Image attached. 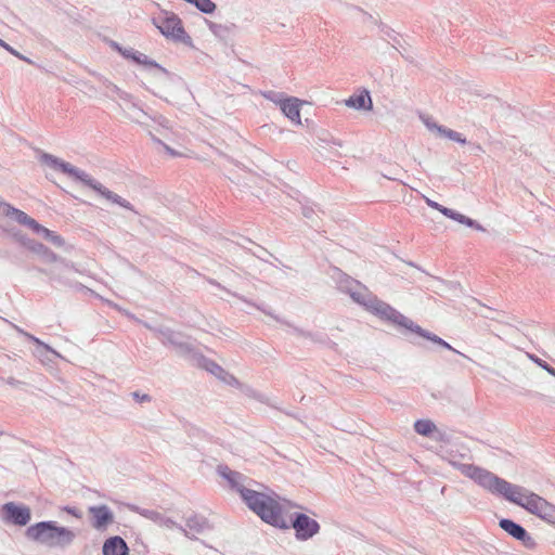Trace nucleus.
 Instances as JSON below:
<instances>
[{"mask_svg":"<svg viewBox=\"0 0 555 555\" xmlns=\"http://www.w3.org/2000/svg\"><path fill=\"white\" fill-rule=\"evenodd\" d=\"M7 384H9V385H11L13 387H16V386L21 385L22 382H20L18 379H15L14 377H9L7 379Z\"/></svg>","mask_w":555,"mask_h":555,"instance_id":"obj_50","label":"nucleus"},{"mask_svg":"<svg viewBox=\"0 0 555 555\" xmlns=\"http://www.w3.org/2000/svg\"><path fill=\"white\" fill-rule=\"evenodd\" d=\"M207 372L215 375L217 378L225 383L227 385L233 386V387H240L241 383L240 380L231 373L227 372L222 366H220L217 362L214 360L206 358V357H199V365Z\"/></svg>","mask_w":555,"mask_h":555,"instance_id":"obj_16","label":"nucleus"},{"mask_svg":"<svg viewBox=\"0 0 555 555\" xmlns=\"http://www.w3.org/2000/svg\"><path fill=\"white\" fill-rule=\"evenodd\" d=\"M40 160L47 164L48 166L61 170L62 172L68 175L73 179L78 180L80 182H82L85 178H87L86 171L80 170L77 167L73 166L72 164L64 162L51 154L43 153L40 157Z\"/></svg>","mask_w":555,"mask_h":555,"instance_id":"obj_13","label":"nucleus"},{"mask_svg":"<svg viewBox=\"0 0 555 555\" xmlns=\"http://www.w3.org/2000/svg\"><path fill=\"white\" fill-rule=\"evenodd\" d=\"M263 98L279 104L281 106V103L286 99L283 96V93L274 92V91H267L262 93Z\"/></svg>","mask_w":555,"mask_h":555,"instance_id":"obj_35","label":"nucleus"},{"mask_svg":"<svg viewBox=\"0 0 555 555\" xmlns=\"http://www.w3.org/2000/svg\"><path fill=\"white\" fill-rule=\"evenodd\" d=\"M3 48L4 50H7L9 53L12 51V48L10 44H8L5 41L3 42V46L1 47Z\"/></svg>","mask_w":555,"mask_h":555,"instance_id":"obj_52","label":"nucleus"},{"mask_svg":"<svg viewBox=\"0 0 555 555\" xmlns=\"http://www.w3.org/2000/svg\"><path fill=\"white\" fill-rule=\"evenodd\" d=\"M320 146L323 149H328L331 152H333L335 155L340 156V154L337 152L336 147H341L343 142L334 137H332L328 133H325L323 137H319Z\"/></svg>","mask_w":555,"mask_h":555,"instance_id":"obj_29","label":"nucleus"},{"mask_svg":"<svg viewBox=\"0 0 555 555\" xmlns=\"http://www.w3.org/2000/svg\"><path fill=\"white\" fill-rule=\"evenodd\" d=\"M117 49L120 51V53L127 57V59H131V60H134V56L137 55V51H134L133 49H125V50H121V48H119L118 46H116Z\"/></svg>","mask_w":555,"mask_h":555,"instance_id":"obj_44","label":"nucleus"},{"mask_svg":"<svg viewBox=\"0 0 555 555\" xmlns=\"http://www.w3.org/2000/svg\"><path fill=\"white\" fill-rule=\"evenodd\" d=\"M513 503L522 507L528 513L540 517L544 521L555 525V505L537 493L521 487V491L516 494Z\"/></svg>","mask_w":555,"mask_h":555,"instance_id":"obj_5","label":"nucleus"},{"mask_svg":"<svg viewBox=\"0 0 555 555\" xmlns=\"http://www.w3.org/2000/svg\"><path fill=\"white\" fill-rule=\"evenodd\" d=\"M302 215L305 218H307L309 220H313L314 216H317V212L311 207H304Z\"/></svg>","mask_w":555,"mask_h":555,"instance_id":"obj_45","label":"nucleus"},{"mask_svg":"<svg viewBox=\"0 0 555 555\" xmlns=\"http://www.w3.org/2000/svg\"><path fill=\"white\" fill-rule=\"evenodd\" d=\"M3 42H4V41H3L2 39H0V47H2V46H3Z\"/></svg>","mask_w":555,"mask_h":555,"instance_id":"obj_58","label":"nucleus"},{"mask_svg":"<svg viewBox=\"0 0 555 555\" xmlns=\"http://www.w3.org/2000/svg\"><path fill=\"white\" fill-rule=\"evenodd\" d=\"M132 398L139 402V403H144V402H151L152 401V397L147 393H141L139 391H133L131 393Z\"/></svg>","mask_w":555,"mask_h":555,"instance_id":"obj_40","label":"nucleus"},{"mask_svg":"<svg viewBox=\"0 0 555 555\" xmlns=\"http://www.w3.org/2000/svg\"><path fill=\"white\" fill-rule=\"evenodd\" d=\"M431 438L436 441H440L443 443L450 442V436L446 431L439 430L437 427L436 433L434 434V436H431Z\"/></svg>","mask_w":555,"mask_h":555,"instance_id":"obj_39","label":"nucleus"},{"mask_svg":"<svg viewBox=\"0 0 555 555\" xmlns=\"http://www.w3.org/2000/svg\"><path fill=\"white\" fill-rule=\"evenodd\" d=\"M26 537L50 547L65 548L74 542L76 533L67 527L59 526L56 521L44 520L29 526Z\"/></svg>","mask_w":555,"mask_h":555,"instance_id":"obj_4","label":"nucleus"},{"mask_svg":"<svg viewBox=\"0 0 555 555\" xmlns=\"http://www.w3.org/2000/svg\"><path fill=\"white\" fill-rule=\"evenodd\" d=\"M133 61L138 64L144 65L147 68L155 69L156 73L154 75L158 79L165 80L171 77V74L166 68H164L157 62L151 60L147 55L143 53L137 52V55L134 56Z\"/></svg>","mask_w":555,"mask_h":555,"instance_id":"obj_23","label":"nucleus"},{"mask_svg":"<svg viewBox=\"0 0 555 555\" xmlns=\"http://www.w3.org/2000/svg\"><path fill=\"white\" fill-rule=\"evenodd\" d=\"M529 359L538 366L546 371L550 375L555 377V369L551 366L546 361L542 360L535 354H529Z\"/></svg>","mask_w":555,"mask_h":555,"instance_id":"obj_31","label":"nucleus"},{"mask_svg":"<svg viewBox=\"0 0 555 555\" xmlns=\"http://www.w3.org/2000/svg\"><path fill=\"white\" fill-rule=\"evenodd\" d=\"M62 509L64 512H66L67 514L74 516L75 518L80 519L82 517V512L75 506L66 505V506L62 507Z\"/></svg>","mask_w":555,"mask_h":555,"instance_id":"obj_41","label":"nucleus"},{"mask_svg":"<svg viewBox=\"0 0 555 555\" xmlns=\"http://www.w3.org/2000/svg\"><path fill=\"white\" fill-rule=\"evenodd\" d=\"M345 104L348 107L354 109H372V99L370 92L367 90H363L359 94L351 95L349 99L345 100Z\"/></svg>","mask_w":555,"mask_h":555,"instance_id":"obj_24","label":"nucleus"},{"mask_svg":"<svg viewBox=\"0 0 555 555\" xmlns=\"http://www.w3.org/2000/svg\"><path fill=\"white\" fill-rule=\"evenodd\" d=\"M414 430L416 434H418L421 436L431 438V436H434V434L436 433V425L430 420L422 418V420H417L414 423Z\"/></svg>","mask_w":555,"mask_h":555,"instance_id":"obj_28","label":"nucleus"},{"mask_svg":"<svg viewBox=\"0 0 555 555\" xmlns=\"http://www.w3.org/2000/svg\"><path fill=\"white\" fill-rule=\"evenodd\" d=\"M443 216L459 222V223H462V224H465L469 228H474L476 230H479V231H483L485 229L482 228V225H480L478 222H476L475 220L466 217L465 215H462L451 208L449 209H443Z\"/></svg>","mask_w":555,"mask_h":555,"instance_id":"obj_26","label":"nucleus"},{"mask_svg":"<svg viewBox=\"0 0 555 555\" xmlns=\"http://www.w3.org/2000/svg\"><path fill=\"white\" fill-rule=\"evenodd\" d=\"M286 529L293 528L298 541H307L320 531V524L305 513L295 512L291 519H286Z\"/></svg>","mask_w":555,"mask_h":555,"instance_id":"obj_7","label":"nucleus"},{"mask_svg":"<svg viewBox=\"0 0 555 555\" xmlns=\"http://www.w3.org/2000/svg\"><path fill=\"white\" fill-rule=\"evenodd\" d=\"M258 308L261 311H263L266 314L272 317L278 322L292 327L293 333L295 335L299 336V337H304V338L310 339V340H312L314 343H319V344H326L328 341L327 336L325 334H323V333L306 332V331H304V330H301L299 327L291 325L288 322H286L285 320L280 319L278 315H274L270 310H267V309H264L262 307H258Z\"/></svg>","mask_w":555,"mask_h":555,"instance_id":"obj_18","label":"nucleus"},{"mask_svg":"<svg viewBox=\"0 0 555 555\" xmlns=\"http://www.w3.org/2000/svg\"><path fill=\"white\" fill-rule=\"evenodd\" d=\"M425 202H426V204L429 207L440 211L442 215H443V209H449L448 207H444V206L440 205L439 203H437V202H435V201H433V199H430L428 197H425Z\"/></svg>","mask_w":555,"mask_h":555,"instance_id":"obj_43","label":"nucleus"},{"mask_svg":"<svg viewBox=\"0 0 555 555\" xmlns=\"http://www.w3.org/2000/svg\"><path fill=\"white\" fill-rule=\"evenodd\" d=\"M107 88H108L109 90H112L114 93H116V94H117V96H118L120 100H122V101H124V100H129V99H130V94H129V93H127V92H125V91L120 90L116 85H114V83H112V82H109V83L107 85Z\"/></svg>","mask_w":555,"mask_h":555,"instance_id":"obj_38","label":"nucleus"},{"mask_svg":"<svg viewBox=\"0 0 555 555\" xmlns=\"http://www.w3.org/2000/svg\"><path fill=\"white\" fill-rule=\"evenodd\" d=\"M441 135L450 139L452 141H455L457 143H461V144H465L466 143V139L463 138L460 132H456V131H454L452 129H449V128H444V130H441Z\"/></svg>","mask_w":555,"mask_h":555,"instance_id":"obj_32","label":"nucleus"},{"mask_svg":"<svg viewBox=\"0 0 555 555\" xmlns=\"http://www.w3.org/2000/svg\"><path fill=\"white\" fill-rule=\"evenodd\" d=\"M217 474L227 480L231 490L237 492L242 499L243 491H248L249 488L244 486L246 476L242 473L232 470L228 465L221 464L217 466Z\"/></svg>","mask_w":555,"mask_h":555,"instance_id":"obj_15","label":"nucleus"},{"mask_svg":"<svg viewBox=\"0 0 555 555\" xmlns=\"http://www.w3.org/2000/svg\"><path fill=\"white\" fill-rule=\"evenodd\" d=\"M212 286L220 287L219 283L216 280H208Z\"/></svg>","mask_w":555,"mask_h":555,"instance_id":"obj_53","label":"nucleus"},{"mask_svg":"<svg viewBox=\"0 0 555 555\" xmlns=\"http://www.w3.org/2000/svg\"><path fill=\"white\" fill-rule=\"evenodd\" d=\"M461 472L483 489L492 494L503 496L511 503H513L516 494L521 491L520 486L513 485L490 470L474 464H462Z\"/></svg>","mask_w":555,"mask_h":555,"instance_id":"obj_3","label":"nucleus"},{"mask_svg":"<svg viewBox=\"0 0 555 555\" xmlns=\"http://www.w3.org/2000/svg\"><path fill=\"white\" fill-rule=\"evenodd\" d=\"M144 326L149 330H151L153 333H155V335L157 336V338L162 341V344L164 345H169L170 341L176 337V334L178 332H175L173 330L169 328V327H155V326H152L147 323H144Z\"/></svg>","mask_w":555,"mask_h":555,"instance_id":"obj_27","label":"nucleus"},{"mask_svg":"<svg viewBox=\"0 0 555 555\" xmlns=\"http://www.w3.org/2000/svg\"><path fill=\"white\" fill-rule=\"evenodd\" d=\"M184 339L183 335L181 333H177L176 337L170 341V346H172L175 349L178 348V346L181 344V341Z\"/></svg>","mask_w":555,"mask_h":555,"instance_id":"obj_48","label":"nucleus"},{"mask_svg":"<svg viewBox=\"0 0 555 555\" xmlns=\"http://www.w3.org/2000/svg\"><path fill=\"white\" fill-rule=\"evenodd\" d=\"M486 318L491 319V320H495L494 317H490V315H486Z\"/></svg>","mask_w":555,"mask_h":555,"instance_id":"obj_57","label":"nucleus"},{"mask_svg":"<svg viewBox=\"0 0 555 555\" xmlns=\"http://www.w3.org/2000/svg\"><path fill=\"white\" fill-rule=\"evenodd\" d=\"M246 242H248L249 244H251L255 247V249L249 248V250L257 258L264 260V256L269 255V253L263 247L254 244L250 240H246Z\"/></svg>","mask_w":555,"mask_h":555,"instance_id":"obj_36","label":"nucleus"},{"mask_svg":"<svg viewBox=\"0 0 555 555\" xmlns=\"http://www.w3.org/2000/svg\"><path fill=\"white\" fill-rule=\"evenodd\" d=\"M26 335L29 337V339H30V340L35 341L37 345L42 346V347H43L44 349H47L48 351H50V352H52V353H55V354H56V352H55L52 348H50L48 345H44V344H43L41 340H39L37 337H35V336H33V335H29V334H26Z\"/></svg>","mask_w":555,"mask_h":555,"instance_id":"obj_46","label":"nucleus"},{"mask_svg":"<svg viewBox=\"0 0 555 555\" xmlns=\"http://www.w3.org/2000/svg\"><path fill=\"white\" fill-rule=\"evenodd\" d=\"M39 228L40 230H34V232L37 233L38 235H41L55 246H62L64 244V240L60 235L55 234L53 231H50L49 229L44 228L41 224H39Z\"/></svg>","mask_w":555,"mask_h":555,"instance_id":"obj_30","label":"nucleus"},{"mask_svg":"<svg viewBox=\"0 0 555 555\" xmlns=\"http://www.w3.org/2000/svg\"><path fill=\"white\" fill-rule=\"evenodd\" d=\"M154 26L168 39L183 43L191 42V37L185 33L179 16L172 12L164 11L153 18Z\"/></svg>","mask_w":555,"mask_h":555,"instance_id":"obj_6","label":"nucleus"},{"mask_svg":"<svg viewBox=\"0 0 555 555\" xmlns=\"http://www.w3.org/2000/svg\"><path fill=\"white\" fill-rule=\"evenodd\" d=\"M176 352L184 358L192 359L196 361V363L199 365V357H205L198 350L193 346L192 343H190L186 339H183L181 344L176 348Z\"/></svg>","mask_w":555,"mask_h":555,"instance_id":"obj_25","label":"nucleus"},{"mask_svg":"<svg viewBox=\"0 0 555 555\" xmlns=\"http://www.w3.org/2000/svg\"><path fill=\"white\" fill-rule=\"evenodd\" d=\"M197 2H198V0H192L190 3L196 5Z\"/></svg>","mask_w":555,"mask_h":555,"instance_id":"obj_56","label":"nucleus"},{"mask_svg":"<svg viewBox=\"0 0 555 555\" xmlns=\"http://www.w3.org/2000/svg\"><path fill=\"white\" fill-rule=\"evenodd\" d=\"M88 512L91 527L99 532L106 531L115 522L113 511L105 504L90 506Z\"/></svg>","mask_w":555,"mask_h":555,"instance_id":"obj_10","label":"nucleus"},{"mask_svg":"<svg viewBox=\"0 0 555 555\" xmlns=\"http://www.w3.org/2000/svg\"><path fill=\"white\" fill-rule=\"evenodd\" d=\"M421 118L429 131H436L439 135H441V130H444L446 127L438 125L429 116H422Z\"/></svg>","mask_w":555,"mask_h":555,"instance_id":"obj_34","label":"nucleus"},{"mask_svg":"<svg viewBox=\"0 0 555 555\" xmlns=\"http://www.w3.org/2000/svg\"><path fill=\"white\" fill-rule=\"evenodd\" d=\"M165 147L167 151H169L171 154H173V151L169 146L165 145Z\"/></svg>","mask_w":555,"mask_h":555,"instance_id":"obj_55","label":"nucleus"},{"mask_svg":"<svg viewBox=\"0 0 555 555\" xmlns=\"http://www.w3.org/2000/svg\"><path fill=\"white\" fill-rule=\"evenodd\" d=\"M73 287L77 292H81L83 294H89V295L95 296V297L98 296L93 289L82 285L81 283H75V285Z\"/></svg>","mask_w":555,"mask_h":555,"instance_id":"obj_42","label":"nucleus"},{"mask_svg":"<svg viewBox=\"0 0 555 555\" xmlns=\"http://www.w3.org/2000/svg\"><path fill=\"white\" fill-rule=\"evenodd\" d=\"M405 266L412 269L411 272L404 271L405 274H411V275L426 274V275H429L430 278H435L431 273L425 271L424 269L417 267L416 264H414L412 262H406Z\"/></svg>","mask_w":555,"mask_h":555,"instance_id":"obj_37","label":"nucleus"},{"mask_svg":"<svg viewBox=\"0 0 555 555\" xmlns=\"http://www.w3.org/2000/svg\"><path fill=\"white\" fill-rule=\"evenodd\" d=\"M40 160L47 164L48 166L61 170L62 172L68 175L73 179L78 180L80 182H82L85 178H87L86 171L80 170L77 167L73 166L72 164L64 162L51 154L43 153L40 157Z\"/></svg>","mask_w":555,"mask_h":555,"instance_id":"obj_14","label":"nucleus"},{"mask_svg":"<svg viewBox=\"0 0 555 555\" xmlns=\"http://www.w3.org/2000/svg\"><path fill=\"white\" fill-rule=\"evenodd\" d=\"M30 509L25 505L14 502L5 503L2 506V519L15 526H26L30 520Z\"/></svg>","mask_w":555,"mask_h":555,"instance_id":"obj_11","label":"nucleus"},{"mask_svg":"<svg viewBox=\"0 0 555 555\" xmlns=\"http://www.w3.org/2000/svg\"><path fill=\"white\" fill-rule=\"evenodd\" d=\"M17 59H20V60H22V61H24V62H26L28 64H34L33 60L28 59L27 56H25V55H23L21 53L17 55Z\"/></svg>","mask_w":555,"mask_h":555,"instance_id":"obj_51","label":"nucleus"},{"mask_svg":"<svg viewBox=\"0 0 555 555\" xmlns=\"http://www.w3.org/2000/svg\"><path fill=\"white\" fill-rule=\"evenodd\" d=\"M195 7L205 14H211L216 10V4L211 0H198Z\"/></svg>","mask_w":555,"mask_h":555,"instance_id":"obj_33","label":"nucleus"},{"mask_svg":"<svg viewBox=\"0 0 555 555\" xmlns=\"http://www.w3.org/2000/svg\"><path fill=\"white\" fill-rule=\"evenodd\" d=\"M280 496L274 492H259L253 489L243 491L242 501L263 522L285 530L286 518L283 516V507L279 502Z\"/></svg>","mask_w":555,"mask_h":555,"instance_id":"obj_2","label":"nucleus"},{"mask_svg":"<svg viewBox=\"0 0 555 555\" xmlns=\"http://www.w3.org/2000/svg\"><path fill=\"white\" fill-rule=\"evenodd\" d=\"M102 553L103 555H129V547L121 537L114 535L105 540Z\"/></svg>","mask_w":555,"mask_h":555,"instance_id":"obj_20","label":"nucleus"},{"mask_svg":"<svg viewBox=\"0 0 555 555\" xmlns=\"http://www.w3.org/2000/svg\"><path fill=\"white\" fill-rule=\"evenodd\" d=\"M128 507L131 512L137 513L149 520H152L153 522L157 524L160 527H166L168 529L176 528L179 531H181L185 537H189V531L183 526H181L180 524L176 522L173 519L163 515L162 513H159L157 511L142 508L134 504L128 505Z\"/></svg>","mask_w":555,"mask_h":555,"instance_id":"obj_9","label":"nucleus"},{"mask_svg":"<svg viewBox=\"0 0 555 555\" xmlns=\"http://www.w3.org/2000/svg\"><path fill=\"white\" fill-rule=\"evenodd\" d=\"M336 288L344 294L349 295L353 302L362 306L369 312L378 317L382 321L388 322L398 328H402L404 335L409 333L416 334L442 348L451 350L457 354L465 357L462 352L454 349L448 341L437 336L436 334L424 330L418 324L413 322L410 318L405 317L389 304L380 300L375 296L365 285L359 280H337Z\"/></svg>","mask_w":555,"mask_h":555,"instance_id":"obj_1","label":"nucleus"},{"mask_svg":"<svg viewBox=\"0 0 555 555\" xmlns=\"http://www.w3.org/2000/svg\"><path fill=\"white\" fill-rule=\"evenodd\" d=\"M28 247L37 253H40L41 250L46 249V247L41 243H37L34 241L29 242Z\"/></svg>","mask_w":555,"mask_h":555,"instance_id":"obj_49","label":"nucleus"},{"mask_svg":"<svg viewBox=\"0 0 555 555\" xmlns=\"http://www.w3.org/2000/svg\"><path fill=\"white\" fill-rule=\"evenodd\" d=\"M0 212L5 217L15 220L17 223L28 227L33 231L38 230V229L40 230L39 223L35 219L29 217L26 212L13 207L9 203H5L1 199H0Z\"/></svg>","mask_w":555,"mask_h":555,"instance_id":"obj_17","label":"nucleus"},{"mask_svg":"<svg viewBox=\"0 0 555 555\" xmlns=\"http://www.w3.org/2000/svg\"><path fill=\"white\" fill-rule=\"evenodd\" d=\"M121 108L124 109L127 118L140 125H145L146 120L151 118L146 112H144L135 102L132 101L131 94L129 100H124V105H121Z\"/></svg>","mask_w":555,"mask_h":555,"instance_id":"obj_19","label":"nucleus"},{"mask_svg":"<svg viewBox=\"0 0 555 555\" xmlns=\"http://www.w3.org/2000/svg\"><path fill=\"white\" fill-rule=\"evenodd\" d=\"M499 527L515 540L521 542L526 548L534 550L537 547V542L530 533L520 524L513 519L501 518L499 520Z\"/></svg>","mask_w":555,"mask_h":555,"instance_id":"obj_8","label":"nucleus"},{"mask_svg":"<svg viewBox=\"0 0 555 555\" xmlns=\"http://www.w3.org/2000/svg\"><path fill=\"white\" fill-rule=\"evenodd\" d=\"M82 183L85 185L91 188L95 192H98L101 196H103L107 201H109V202H112L114 204H117V205H119L120 207H122L125 209H128V210H131V211L135 212L134 207L132 206V204L130 202H128L127 199L122 198L118 194L112 192L111 190L105 188L102 183H100L99 181L93 179L88 173H87V178H85Z\"/></svg>","mask_w":555,"mask_h":555,"instance_id":"obj_12","label":"nucleus"},{"mask_svg":"<svg viewBox=\"0 0 555 555\" xmlns=\"http://www.w3.org/2000/svg\"><path fill=\"white\" fill-rule=\"evenodd\" d=\"M281 111L296 125H301L300 119V101L297 98H286L281 103Z\"/></svg>","mask_w":555,"mask_h":555,"instance_id":"obj_22","label":"nucleus"},{"mask_svg":"<svg viewBox=\"0 0 555 555\" xmlns=\"http://www.w3.org/2000/svg\"><path fill=\"white\" fill-rule=\"evenodd\" d=\"M12 55L16 56L20 54V52L17 50H15L14 48H12V51L10 52Z\"/></svg>","mask_w":555,"mask_h":555,"instance_id":"obj_54","label":"nucleus"},{"mask_svg":"<svg viewBox=\"0 0 555 555\" xmlns=\"http://www.w3.org/2000/svg\"><path fill=\"white\" fill-rule=\"evenodd\" d=\"M248 395L260 402H266V396L263 393H260V392L254 390V389H249Z\"/></svg>","mask_w":555,"mask_h":555,"instance_id":"obj_47","label":"nucleus"},{"mask_svg":"<svg viewBox=\"0 0 555 555\" xmlns=\"http://www.w3.org/2000/svg\"><path fill=\"white\" fill-rule=\"evenodd\" d=\"M190 539H196L192 533H203L211 529L208 519L202 515L194 514L186 518L185 527Z\"/></svg>","mask_w":555,"mask_h":555,"instance_id":"obj_21","label":"nucleus"}]
</instances>
